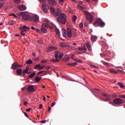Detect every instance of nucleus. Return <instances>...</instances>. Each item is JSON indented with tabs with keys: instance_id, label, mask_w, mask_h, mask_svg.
<instances>
[{
	"instance_id": "nucleus-19",
	"label": "nucleus",
	"mask_w": 125,
	"mask_h": 125,
	"mask_svg": "<svg viewBox=\"0 0 125 125\" xmlns=\"http://www.w3.org/2000/svg\"><path fill=\"white\" fill-rule=\"evenodd\" d=\"M60 46L61 47H69L70 46V45L67 43H60Z\"/></svg>"
},
{
	"instance_id": "nucleus-52",
	"label": "nucleus",
	"mask_w": 125,
	"mask_h": 125,
	"mask_svg": "<svg viewBox=\"0 0 125 125\" xmlns=\"http://www.w3.org/2000/svg\"><path fill=\"white\" fill-rule=\"evenodd\" d=\"M24 32H23L22 31H21V35H22V36H25L26 34L24 33Z\"/></svg>"
},
{
	"instance_id": "nucleus-57",
	"label": "nucleus",
	"mask_w": 125,
	"mask_h": 125,
	"mask_svg": "<svg viewBox=\"0 0 125 125\" xmlns=\"http://www.w3.org/2000/svg\"><path fill=\"white\" fill-rule=\"evenodd\" d=\"M66 61H69L70 60V57H68L65 59Z\"/></svg>"
},
{
	"instance_id": "nucleus-28",
	"label": "nucleus",
	"mask_w": 125,
	"mask_h": 125,
	"mask_svg": "<svg viewBox=\"0 0 125 125\" xmlns=\"http://www.w3.org/2000/svg\"><path fill=\"white\" fill-rule=\"evenodd\" d=\"M17 74L19 76H21V74H22V69H19L17 70Z\"/></svg>"
},
{
	"instance_id": "nucleus-9",
	"label": "nucleus",
	"mask_w": 125,
	"mask_h": 125,
	"mask_svg": "<svg viewBox=\"0 0 125 125\" xmlns=\"http://www.w3.org/2000/svg\"><path fill=\"white\" fill-rule=\"evenodd\" d=\"M31 21H32L33 22H34V23H38V22H39V16L37 15L33 16L31 18Z\"/></svg>"
},
{
	"instance_id": "nucleus-3",
	"label": "nucleus",
	"mask_w": 125,
	"mask_h": 125,
	"mask_svg": "<svg viewBox=\"0 0 125 125\" xmlns=\"http://www.w3.org/2000/svg\"><path fill=\"white\" fill-rule=\"evenodd\" d=\"M62 36L64 38H71L73 35L72 33V30L69 28H67V31L65 29H62Z\"/></svg>"
},
{
	"instance_id": "nucleus-59",
	"label": "nucleus",
	"mask_w": 125,
	"mask_h": 125,
	"mask_svg": "<svg viewBox=\"0 0 125 125\" xmlns=\"http://www.w3.org/2000/svg\"><path fill=\"white\" fill-rule=\"evenodd\" d=\"M24 114L25 116L26 117V118H28V115L26 112H24Z\"/></svg>"
},
{
	"instance_id": "nucleus-51",
	"label": "nucleus",
	"mask_w": 125,
	"mask_h": 125,
	"mask_svg": "<svg viewBox=\"0 0 125 125\" xmlns=\"http://www.w3.org/2000/svg\"><path fill=\"white\" fill-rule=\"evenodd\" d=\"M3 6V3H0V9Z\"/></svg>"
},
{
	"instance_id": "nucleus-41",
	"label": "nucleus",
	"mask_w": 125,
	"mask_h": 125,
	"mask_svg": "<svg viewBox=\"0 0 125 125\" xmlns=\"http://www.w3.org/2000/svg\"><path fill=\"white\" fill-rule=\"evenodd\" d=\"M56 33L57 35H60V31H59V29H56Z\"/></svg>"
},
{
	"instance_id": "nucleus-62",
	"label": "nucleus",
	"mask_w": 125,
	"mask_h": 125,
	"mask_svg": "<svg viewBox=\"0 0 125 125\" xmlns=\"http://www.w3.org/2000/svg\"><path fill=\"white\" fill-rule=\"evenodd\" d=\"M55 103L53 102V103H52L51 106H55Z\"/></svg>"
},
{
	"instance_id": "nucleus-55",
	"label": "nucleus",
	"mask_w": 125,
	"mask_h": 125,
	"mask_svg": "<svg viewBox=\"0 0 125 125\" xmlns=\"http://www.w3.org/2000/svg\"><path fill=\"white\" fill-rule=\"evenodd\" d=\"M38 43H40L41 44L42 43V41L39 40V41H38Z\"/></svg>"
},
{
	"instance_id": "nucleus-17",
	"label": "nucleus",
	"mask_w": 125,
	"mask_h": 125,
	"mask_svg": "<svg viewBox=\"0 0 125 125\" xmlns=\"http://www.w3.org/2000/svg\"><path fill=\"white\" fill-rule=\"evenodd\" d=\"M48 2L50 5H56L57 3L55 0H48Z\"/></svg>"
},
{
	"instance_id": "nucleus-12",
	"label": "nucleus",
	"mask_w": 125,
	"mask_h": 125,
	"mask_svg": "<svg viewBox=\"0 0 125 125\" xmlns=\"http://www.w3.org/2000/svg\"><path fill=\"white\" fill-rule=\"evenodd\" d=\"M30 18H31V16L28 14L24 15L22 16V20H23V21H28Z\"/></svg>"
},
{
	"instance_id": "nucleus-36",
	"label": "nucleus",
	"mask_w": 125,
	"mask_h": 125,
	"mask_svg": "<svg viewBox=\"0 0 125 125\" xmlns=\"http://www.w3.org/2000/svg\"><path fill=\"white\" fill-rule=\"evenodd\" d=\"M41 31L43 33H46L47 32V30H46V28H43V27L41 28Z\"/></svg>"
},
{
	"instance_id": "nucleus-21",
	"label": "nucleus",
	"mask_w": 125,
	"mask_h": 125,
	"mask_svg": "<svg viewBox=\"0 0 125 125\" xmlns=\"http://www.w3.org/2000/svg\"><path fill=\"white\" fill-rule=\"evenodd\" d=\"M86 46L89 51L91 50V47L90 46V42H87L86 43Z\"/></svg>"
},
{
	"instance_id": "nucleus-29",
	"label": "nucleus",
	"mask_w": 125,
	"mask_h": 125,
	"mask_svg": "<svg viewBox=\"0 0 125 125\" xmlns=\"http://www.w3.org/2000/svg\"><path fill=\"white\" fill-rule=\"evenodd\" d=\"M117 85H119V86H120V87L122 88H124L125 87V86L122 83H118Z\"/></svg>"
},
{
	"instance_id": "nucleus-6",
	"label": "nucleus",
	"mask_w": 125,
	"mask_h": 125,
	"mask_svg": "<svg viewBox=\"0 0 125 125\" xmlns=\"http://www.w3.org/2000/svg\"><path fill=\"white\" fill-rule=\"evenodd\" d=\"M94 25L97 26L99 25L102 28H103L105 26V22H103L101 19H98L96 20V21L94 22Z\"/></svg>"
},
{
	"instance_id": "nucleus-33",
	"label": "nucleus",
	"mask_w": 125,
	"mask_h": 125,
	"mask_svg": "<svg viewBox=\"0 0 125 125\" xmlns=\"http://www.w3.org/2000/svg\"><path fill=\"white\" fill-rule=\"evenodd\" d=\"M33 60L34 61H35V62H38L39 61V60H40V57L38 56V57H35V58H33Z\"/></svg>"
},
{
	"instance_id": "nucleus-64",
	"label": "nucleus",
	"mask_w": 125,
	"mask_h": 125,
	"mask_svg": "<svg viewBox=\"0 0 125 125\" xmlns=\"http://www.w3.org/2000/svg\"><path fill=\"white\" fill-rule=\"evenodd\" d=\"M41 2H44L45 0H39Z\"/></svg>"
},
{
	"instance_id": "nucleus-30",
	"label": "nucleus",
	"mask_w": 125,
	"mask_h": 125,
	"mask_svg": "<svg viewBox=\"0 0 125 125\" xmlns=\"http://www.w3.org/2000/svg\"><path fill=\"white\" fill-rule=\"evenodd\" d=\"M77 7L80 9L81 10L83 11L85 9V8H84V7H82V6H81L80 5H77Z\"/></svg>"
},
{
	"instance_id": "nucleus-23",
	"label": "nucleus",
	"mask_w": 125,
	"mask_h": 125,
	"mask_svg": "<svg viewBox=\"0 0 125 125\" xmlns=\"http://www.w3.org/2000/svg\"><path fill=\"white\" fill-rule=\"evenodd\" d=\"M28 69H29V66L28 65H27L26 67H25V69H23V71H22V73L23 74H25L27 73V72H28Z\"/></svg>"
},
{
	"instance_id": "nucleus-44",
	"label": "nucleus",
	"mask_w": 125,
	"mask_h": 125,
	"mask_svg": "<svg viewBox=\"0 0 125 125\" xmlns=\"http://www.w3.org/2000/svg\"><path fill=\"white\" fill-rule=\"evenodd\" d=\"M44 73V71H41L39 72H38V73L37 74V75H40V74H43Z\"/></svg>"
},
{
	"instance_id": "nucleus-46",
	"label": "nucleus",
	"mask_w": 125,
	"mask_h": 125,
	"mask_svg": "<svg viewBox=\"0 0 125 125\" xmlns=\"http://www.w3.org/2000/svg\"><path fill=\"white\" fill-rule=\"evenodd\" d=\"M77 20V16H73V20L74 22H76V20Z\"/></svg>"
},
{
	"instance_id": "nucleus-61",
	"label": "nucleus",
	"mask_w": 125,
	"mask_h": 125,
	"mask_svg": "<svg viewBox=\"0 0 125 125\" xmlns=\"http://www.w3.org/2000/svg\"><path fill=\"white\" fill-rule=\"evenodd\" d=\"M31 29H32V30H34V31H35L36 30V27H34V26H32L31 27Z\"/></svg>"
},
{
	"instance_id": "nucleus-63",
	"label": "nucleus",
	"mask_w": 125,
	"mask_h": 125,
	"mask_svg": "<svg viewBox=\"0 0 125 125\" xmlns=\"http://www.w3.org/2000/svg\"><path fill=\"white\" fill-rule=\"evenodd\" d=\"M51 107H50V106H49V107H48V111H49V112H50V111H51Z\"/></svg>"
},
{
	"instance_id": "nucleus-1",
	"label": "nucleus",
	"mask_w": 125,
	"mask_h": 125,
	"mask_svg": "<svg viewBox=\"0 0 125 125\" xmlns=\"http://www.w3.org/2000/svg\"><path fill=\"white\" fill-rule=\"evenodd\" d=\"M55 53L54 56L55 59H52L51 62H59L60 59H61L63 57L64 54L63 53L60 54V52L59 51H55Z\"/></svg>"
},
{
	"instance_id": "nucleus-53",
	"label": "nucleus",
	"mask_w": 125,
	"mask_h": 125,
	"mask_svg": "<svg viewBox=\"0 0 125 125\" xmlns=\"http://www.w3.org/2000/svg\"><path fill=\"white\" fill-rule=\"evenodd\" d=\"M31 109H32L31 108H28V109H27L26 110V112H30V111H31Z\"/></svg>"
},
{
	"instance_id": "nucleus-58",
	"label": "nucleus",
	"mask_w": 125,
	"mask_h": 125,
	"mask_svg": "<svg viewBox=\"0 0 125 125\" xmlns=\"http://www.w3.org/2000/svg\"><path fill=\"white\" fill-rule=\"evenodd\" d=\"M73 36L75 38L76 37H77V33L76 32H74L73 33Z\"/></svg>"
},
{
	"instance_id": "nucleus-32",
	"label": "nucleus",
	"mask_w": 125,
	"mask_h": 125,
	"mask_svg": "<svg viewBox=\"0 0 125 125\" xmlns=\"http://www.w3.org/2000/svg\"><path fill=\"white\" fill-rule=\"evenodd\" d=\"M41 80V78H40L39 77H36V78H35V81H36V83L40 82Z\"/></svg>"
},
{
	"instance_id": "nucleus-48",
	"label": "nucleus",
	"mask_w": 125,
	"mask_h": 125,
	"mask_svg": "<svg viewBox=\"0 0 125 125\" xmlns=\"http://www.w3.org/2000/svg\"><path fill=\"white\" fill-rule=\"evenodd\" d=\"M104 64L107 67H109V64L108 63H104Z\"/></svg>"
},
{
	"instance_id": "nucleus-24",
	"label": "nucleus",
	"mask_w": 125,
	"mask_h": 125,
	"mask_svg": "<svg viewBox=\"0 0 125 125\" xmlns=\"http://www.w3.org/2000/svg\"><path fill=\"white\" fill-rule=\"evenodd\" d=\"M55 47L52 46H49L47 50V52H49V51H51V50H55Z\"/></svg>"
},
{
	"instance_id": "nucleus-10",
	"label": "nucleus",
	"mask_w": 125,
	"mask_h": 125,
	"mask_svg": "<svg viewBox=\"0 0 125 125\" xmlns=\"http://www.w3.org/2000/svg\"><path fill=\"white\" fill-rule=\"evenodd\" d=\"M103 96H104V101H105V102H108V101H110L111 99H110V96L109 95H108V94H104L103 93Z\"/></svg>"
},
{
	"instance_id": "nucleus-14",
	"label": "nucleus",
	"mask_w": 125,
	"mask_h": 125,
	"mask_svg": "<svg viewBox=\"0 0 125 125\" xmlns=\"http://www.w3.org/2000/svg\"><path fill=\"white\" fill-rule=\"evenodd\" d=\"M70 57H71V59H73L76 62H78V63H83V61H82L80 59H74V58L75 57V55H74V54H72L71 55H70Z\"/></svg>"
},
{
	"instance_id": "nucleus-5",
	"label": "nucleus",
	"mask_w": 125,
	"mask_h": 125,
	"mask_svg": "<svg viewBox=\"0 0 125 125\" xmlns=\"http://www.w3.org/2000/svg\"><path fill=\"white\" fill-rule=\"evenodd\" d=\"M84 12L86 15V20H88L90 23H91L93 20V16L90 14V13L86 11H84Z\"/></svg>"
},
{
	"instance_id": "nucleus-22",
	"label": "nucleus",
	"mask_w": 125,
	"mask_h": 125,
	"mask_svg": "<svg viewBox=\"0 0 125 125\" xmlns=\"http://www.w3.org/2000/svg\"><path fill=\"white\" fill-rule=\"evenodd\" d=\"M78 50H79V51H82V52L84 53V52H86L87 50L86 49V48L84 47L83 48H79Z\"/></svg>"
},
{
	"instance_id": "nucleus-26",
	"label": "nucleus",
	"mask_w": 125,
	"mask_h": 125,
	"mask_svg": "<svg viewBox=\"0 0 125 125\" xmlns=\"http://www.w3.org/2000/svg\"><path fill=\"white\" fill-rule=\"evenodd\" d=\"M92 93H93L94 95H95V94L97 93H100V91H99L97 89H94L93 90H92Z\"/></svg>"
},
{
	"instance_id": "nucleus-15",
	"label": "nucleus",
	"mask_w": 125,
	"mask_h": 125,
	"mask_svg": "<svg viewBox=\"0 0 125 125\" xmlns=\"http://www.w3.org/2000/svg\"><path fill=\"white\" fill-rule=\"evenodd\" d=\"M44 67V66L43 65L41 66L40 64H38L34 66V69H39V70H42V69H43Z\"/></svg>"
},
{
	"instance_id": "nucleus-27",
	"label": "nucleus",
	"mask_w": 125,
	"mask_h": 125,
	"mask_svg": "<svg viewBox=\"0 0 125 125\" xmlns=\"http://www.w3.org/2000/svg\"><path fill=\"white\" fill-rule=\"evenodd\" d=\"M78 65L77 63H67V65L71 67H74L75 66Z\"/></svg>"
},
{
	"instance_id": "nucleus-34",
	"label": "nucleus",
	"mask_w": 125,
	"mask_h": 125,
	"mask_svg": "<svg viewBox=\"0 0 125 125\" xmlns=\"http://www.w3.org/2000/svg\"><path fill=\"white\" fill-rule=\"evenodd\" d=\"M15 3H16L17 4H20L21 3V0H14Z\"/></svg>"
},
{
	"instance_id": "nucleus-25",
	"label": "nucleus",
	"mask_w": 125,
	"mask_h": 125,
	"mask_svg": "<svg viewBox=\"0 0 125 125\" xmlns=\"http://www.w3.org/2000/svg\"><path fill=\"white\" fill-rule=\"evenodd\" d=\"M42 27L44 29H47V28L49 27V25L47 23H44L42 25Z\"/></svg>"
},
{
	"instance_id": "nucleus-54",
	"label": "nucleus",
	"mask_w": 125,
	"mask_h": 125,
	"mask_svg": "<svg viewBox=\"0 0 125 125\" xmlns=\"http://www.w3.org/2000/svg\"><path fill=\"white\" fill-rule=\"evenodd\" d=\"M42 106H43V105H42V104H41L40 105V106H39V109H41Z\"/></svg>"
},
{
	"instance_id": "nucleus-42",
	"label": "nucleus",
	"mask_w": 125,
	"mask_h": 125,
	"mask_svg": "<svg viewBox=\"0 0 125 125\" xmlns=\"http://www.w3.org/2000/svg\"><path fill=\"white\" fill-rule=\"evenodd\" d=\"M79 27L81 28V29L83 28V23H80L79 24Z\"/></svg>"
},
{
	"instance_id": "nucleus-60",
	"label": "nucleus",
	"mask_w": 125,
	"mask_h": 125,
	"mask_svg": "<svg viewBox=\"0 0 125 125\" xmlns=\"http://www.w3.org/2000/svg\"><path fill=\"white\" fill-rule=\"evenodd\" d=\"M27 104L28 103L27 102H23V105H24L25 106H27Z\"/></svg>"
},
{
	"instance_id": "nucleus-11",
	"label": "nucleus",
	"mask_w": 125,
	"mask_h": 125,
	"mask_svg": "<svg viewBox=\"0 0 125 125\" xmlns=\"http://www.w3.org/2000/svg\"><path fill=\"white\" fill-rule=\"evenodd\" d=\"M30 28L27 27L26 25H24L23 26H22L21 27V32L25 33V32H27L28 30H30Z\"/></svg>"
},
{
	"instance_id": "nucleus-47",
	"label": "nucleus",
	"mask_w": 125,
	"mask_h": 125,
	"mask_svg": "<svg viewBox=\"0 0 125 125\" xmlns=\"http://www.w3.org/2000/svg\"><path fill=\"white\" fill-rule=\"evenodd\" d=\"M46 62H47V61L46 60H42V61H41V63H46Z\"/></svg>"
},
{
	"instance_id": "nucleus-7",
	"label": "nucleus",
	"mask_w": 125,
	"mask_h": 125,
	"mask_svg": "<svg viewBox=\"0 0 125 125\" xmlns=\"http://www.w3.org/2000/svg\"><path fill=\"white\" fill-rule=\"evenodd\" d=\"M113 103L117 105H120L124 104V101L120 98H115L113 100Z\"/></svg>"
},
{
	"instance_id": "nucleus-31",
	"label": "nucleus",
	"mask_w": 125,
	"mask_h": 125,
	"mask_svg": "<svg viewBox=\"0 0 125 125\" xmlns=\"http://www.w3.org/2000/svg\"><path fill=\"white\" fill-rule=\"evenodd\" d=\"M35 75H36V73L33 72L32 74H30V75L28 76V78L31 79L33 78L35 76Z\"/></svg>"
},
{
	"instance_id": "nucleus-2",
	"label": "nucleus",
	"mask_w": 125,
	"mask_h": 125,
	"mask_svg": "<svg viewBox=\"0 0 125 125\" xmlns=\"http://www.w3.org/2000/svg\"><path fill=\"white\" fill-rule=\"evenodd\" d=\"M59 17L57 19V21L62 24H66V21H67V16L65 14H59Z\"/></svg>"
},
{
	"instance_id": "nucleus-20",
	"label": "nucleus",
	"mask_w": 125,
	"mask_h": 125,
	"mask_svg": "<svg viewBox=\"0 0 125 125\" xmlns=\"http://www.w3.org/2000/svg\"><path fill=\"white\" fill-rule=\"evenodd\" d=\"M97 40V37L96 36L92 35L91 36V42H96Z\"/></svg>"
},
{
	"instance_id": "nucleus-56",
	"label": "nucleus",
	"mask_w": 125,
	"mask_h": 125,
	"mask_svg": "<svg viewBox=\"0 0 125 125\" xmlns=\"http://www.w3.org/2000/svg\"><path fill=\"white\" fill-rule=\"evenodd\" d=\"M100 55H101V57H102L103 58H104V57L105 56V54H102V53Z\"/></svg>"
},
{
	"instance_id": "nucleus-18",
	"label": "nucleus",
	"mask_w": 125,
	"mask_h": 125,
	"mask_svg": "<svg viewBox=\"0 0 125 125\" xmlns=\"http://www.w3.org/2000/svg\"><path fill=\"white\" fill-rule=\"evenodd\" d=\"M22 65H19L17 63H13L12 64V68L14 70L17 69L19 67H21Z\"/></svg>"
},
{
	"instance_id": "nucleus-35",
	"label": "nucleus",
	"mask_w": 125,
	"mask_h": 125,
	"mask_svg": "<svg viewBox=\"0 0 125 125\" xmlns=\"http://www.w3.org/2000/svg\"><path fill=\"white\" fill-rule=\"evenodd\" d=\"M88 65H89V66L92 68H95L98 69V67L96 66L95 65H92L91 63H88Z\"/></svg>"
},
{
	"instance_id": "nucleus-40",
	"label": "nucleus",
	"mask_w": 125,
	"mask_h": 125,
	"mask_svg": "<svg viewBox=\"0 0 125 125\" xmlns=\"http://www.w3.org/2000/svg\"><path fill=\"white\" fill-rule=\"evenodd\" d=\"M35 31L36 32H37L38 33H39V34H41V33H42V31H41V30H40V29H39L38 28H35Z\"/></svg>"
},
{
	"instance_id": "nucleus-37",
	"label": "nucleus",
	"mask_w": 125,
	"mask_h": 125,
	"mask_svg": "<svg viewBox=\"0 0 125 125\" xmlns=\"http://www.w3.org/2000/svg\"><path fill=\"white\" fill-rule=\"evenodd\" d=\"M8 23L9 25H14V21H9Z\"/></svg>"
},
{
	"instance_id": "nucleus-45",
	"label": "nucleus",
	"mask_w": 125,
	"mask_h": 125,
	"mask_svg": "<svg viewBox=\"0 0 125 125\" xmlns=\"http://www.w3.org/2000/svg\"><path fill=\"white\" fill-rule=\"evenodd\" d=\"M26 63H33V61L31 60H28L26 62Z\"/></svg>"
},
{
	"instance_id": "nucleus-13",
	"label": "nucleus",
	"mask_w": 125,
	"mask_h": 125,
	"mask_svg": "<svg viewBox=\"0 0 125 125\" xmlns=\"http://www.w3.org/2000/svg\"><path fill=\"white\" fill-rule=\"evenodd\" d=\"M27 91L31 93L35 91L34 87L32 85H30L27 88Z\"/></svg>"
},
{
	"instance_id": "nucleus-43",
	"label": "nucleus",
	"mask_w": 125,
	"mask_h": 125,
	"mask_svg": "<svg viewBox=\"0 0 125 125\" xmlns=\"http://www.w3.org/2000/svg\"><path fill=\"white\" fill-rule=\"evenodd\" d=\"M10 15L11 16H14L15 18H17V16H16V15L14 14V13L10 14Z\"/></svg>"
},
{
	"instance_id": "nucleus-38",
	"label": "nucleus",
	"mask_w": 125,
	"mask_h": 125,
	"mask_svg": "<svg viewBox=\"0 0 125 125\" xmlns=\"http://www.w3.org/2000/svg\"><path fill=\"white\" fill-rule=\"evenodd\" d=\"M119 97L121 98H123V99H125V95H119Z\"/></svg>"
},
{
	"instance_id": "nucleus-8",
	"label": "nucleus",
	"mask_w": 125,
	"mask_h": 125,
	"mask_svg": "<svg viewBox=\"0 0 125 125\" xmlns=\"http://www.w3.org/2000/svg\"><path fill=\"white\" fill-rule=\"evenodd\" d=\"M42 7L43 8V11L45 13H46V12H47L49 10V6H48L47 4H45V3H43L42 4Z\"/></svg>"
},
{
	"instance_id": "nucleus-16",
	"label": "nucleus",
	"mask_w": 125,
	"mask_h": 125,
	"mask_svg": "<svg viewBox=\"0 0 125 125\" xmlns=\"http://www.w3.org/2000/svg\"><path fill=\"white\" fill-rule=\"evenodd\" d=\"M18 7L21 10V11H23L24 10H26L27 9V7H26V6L24 5H20L18 6Z\"/></svg>"
},
{
	"instance_id": "nucleus-50",
	"label": "nucleus",
	"mask_w": 125,
	"mask_h": 125,
	"mask_svg": "<svg viewBox=\"0 0 125 125\" xmlns=\"http://www.w3.org/2000/svg\"><path fill=\"white\" fill-rule=\"evenodd\" d=\"M32 55H33L34 58L35 57H37V55H36V53H32Z\"/></svg>"
},
{
	"instance_id": "nucleus-4",
	"label": "nucleus",
	"mask_w": 125,
	"mask_h": 125,
	"mask_svg": "<svg viewBox=\"0 0 125 125\" xmlns=\"http://www.w3.org/2000/svg\"><path fill=\"white\" fill-rule=\"evenodd\" d=\"M50 9L51 10V12H52V14H53L55 17H57V16H59V14L61 13V10L59 8H57V10H55V8L53 7H51Z\"/></svg>"
},
{
	"instance_id": "nucleus-39",
	"label": "nucleus",
	"mask_w": 125,
	"mask_h": 125,
	"mask_svg": "<svg viewBox=\"0 0 125 125\" xmlns=\"http://www.w3.org/2000/svg\"><path fill=\"white\" fill-rule=\"evenodd\" d=\"M110 71L111 72V73H113L114 74H117L116 70H115L114 69H110Z\"/></svg>"
},
{
	"instance_id": "nucleus-49",
	"label": "nucleus",
	"mask_w": 125,
	"mask_h": 125,
	"mask_svg": "<svg viewBox=\"0 0 125 125\" xmlns=\"http://www.w3.org/2000/svg\"><path fill=\"white\" fill-rule=\"evenodd\" d=\"M46 122H47V121L46 120H44V121H41V123H42V124H45Z\"/></svg>"
}]
</instances>
